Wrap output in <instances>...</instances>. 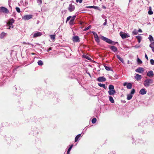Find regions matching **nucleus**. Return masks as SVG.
<instances>
[{
	"mask_svg": "<svg viewBox=\"0 0 154 154\" xmlns=\"http://www.w3.org/2000/svg\"><path fill=\"white\" fill-rule=\"evenodd\" d=\"M109 89L110 90H114V87L113 85H110L109 86Z\"/></svg>",
	"mask_w": 154,
	"mask_h": 154,
	"instance_id": "obj_27",
	"label": "nucleus"
},
{
	"mask_svg": "<svg viewBox=\"0 0 154 154\" xmlns=\"http://www.w3.org/2000/svg\"><path fill=\"white\" fill-rule=\"evenodd\" d=\"M91 28V25L89 26L88 27H86L84 29V31H86L88 30L89 29Z\"/></svg>",
	"mask_w": 154,
	"mask_h": 154,
	"instance_id": "obj_41",
	"label": "nucleus"
},
{
	"mask_svg": "<svg viewBox=\"0 0 154 154\" xmlns=\"http://www.w3.org/2000/svg\"><path fill=\"white\" fill-rule=\"evenodd\" d=\"M120 35L123 39L127 38L130 37L129 34L128 33H125L121 32Z\"/></svg>",
	"mask_w": 154,
	"mask_h": 154,
	"instance_id": "obj_3",
	"label": "nucleus"
},
{
	"mask_svg": "<svg viewBox=\"0 0 154 154\" xmlns=\"http://www.w3.org/2000/svg\"><path fill=\"white\" fill-rule=\"evenodd\" d=\"M101 38L102 40L110 44L115 45L118 43L117 42H114L110 39L103 36H101Z\"/></svg>",
	"mask_w": 154,
	"mask_h": 154,
	"instance_id": "obj_1",
	"label": "nucleus"
},
{
	"mask_svg": "<svg viewBox=\"0 0 154 154\" xmlns=\"http://www.w3.org/2000/svg\"><path fill=\"white\" fill-rule=\"evenodd\" d=\"M52 50V48H50L49 49L47 50V51H49L51 50Z\"/></svg>",
	"mask_w": 154,
	"mask_h": 154,
	"instance_id": "obj_55",
	"label": "nucleus"
},
{
	"mask_svg": "<svg viewBox=\"0 0 154 154\" xmlns=\"http://www.w3.org/2000/svg\"><path fill=\"white\" fill-rule=\"evenodd\" d=\"M154 75L153 71L152 70L149 71L147 73V76L149 77L153 76Z\"/></svg>",
	"mask_w": 154,
	"mask_h": 154,
	"instance_id": "obj_13",
	"label": "nucleus"
},
{
	"mask_svg": "<svg viewBox=\"0 0 154 154\" xmlns=\"http://www.w3.org/2000/svg\"><path fill=\"white\" fill-rule=\"evenodd\" d=\"M124 86H126L127 88L128 89H131L132 88V85L131 83H127V82H124L123 83Z\"/></svg>",
	"mask_w": 154,
	"mask_h": 154,
	"instance_id": "obj_5",
	"label": "nucleus"
},
{
	"mask_svg": "<svg viewBox=\"0 0 154 154\" xmlns=\"http://www.w3.org/2000/svg\"><path fill=\"white\" fill-rule=\"evenodd\" d=\"M23 2V1H21L20 2Z\"/></svg>",
	"mask_w": 154,
	"mask_h": 154,
	"instance_id": "obj_61",
	"label": "nucleus"
},
{
	"mask_svg": "<svg viewBox=\"0 0 154 154\" xmlns=\"http://www.w3.org/2000/svg\"><path fill=\"white\" fill-rule=\"evenodd\" d=\"M75 7L74 5H72V4H70L69 5L68 9L70 12L73 11L75 10Z\"/></svg>",
	"mask_w": 154,
	"mask_h": 154,
	"instance_id": "obj_7",
	"label": "nucleus"
},
{
	"mask_svg": "<svg viewBox=\"0 0 154 154\" xmlns=\"http://www.w3.org/2000/svg\"><path fill=\"white\" fill-rule=\"evenodd\" d=\"M14 20L12 18L8 22V24L9 25H11L14 22Z\"/></svg>",
	"mask_w": 154,
	"mask_h": 154,
	"instance_id": "obj_19",
	"label": "nucleus"
},
{
	"mask_svg": "<svg viewBox=\"0 0 154 154\" xmlns=\"http://www.w3.org/2000/svg\"><path fill=\"white\" fill-rule=\"evenodd\" d=\"M108 92L109 95H112L116 93V91L115 90H112L109 91Z\"/></svg>",
	"mask_w": 154,
	"mask_h": 154,
	"instance_id": "obj_15",
	"label": "nucleus"
},
{
	"mask_svg": "<svg viewBox=\"0 0 154 154\" xmlns=\"http://www.w3.org/2000/svg\"><path fill=\"white\" fill-rule=\"evenodd\" d=\"M42 32H36L33 33V37L36 38L42 35Z\"/></svg>",
	"mask_w": 154,
	"mask_h": 154,
	"instance_id": "obj_8",
	"label": "nucleus"
},
{
	"mask_svg": "<svg viewBox=\"0 0 154 154\" xmlns=\"http://www.w3.org/2000/svg\"><path fill=\"white\" fill-rule=\"evenodd\" d=\"M50 37L53 40V41H54L55 38V35H50Z\"/></svg>",
	"mask_w": 154,
	"mask_h": 154,
	"instance_id": "obj_29",
	"label": "nucleus"
},
{
	"mask_svg": "<svg viewBox=\"0 0 154 154\" xmlns=\"http://www.w3.org/2000/svg\"><path fill=\"white\" fill-rule=\"evenodd\" d=\"M97 7L94 6L86 7V8H96Z\"/></svg>",
	"mask_w": 154,
	"mask_h": 154,
	"instance_id": "obj_34",
	"label": "nucleus"
},
{
	"mask_svg": "<svg viewBox=\"0 0 154 154\" xmlns=\"http://www.w3.org/2000/svg\"><path fill=\"white\" fill-rule=\"evenodd\" d=\"M94 38H98V36L97 35H97H95V36H94Z\"/></svg>",
	"mask_w": 154,
	"mask_h": 154,
	"instance_id": "obj_56",
	"label": "nucleus"
},
{
	"mask_svg": "<svg viewBox=\"0 0 154 154\" xmlns=\"http://www.w3.org/2000/svg\"><path fill=\"white\" fill-rule=\"evenodd\" d=\"M83 0H76V2H79L80 3H82Z\"/></svg>",
	"mask_w": 154,
	"mask_h": 154,
	"instance_id": "obj_48",
	"label": "nucleus"
},
{
	"mask_svg": "<svg viewBox=\"0 0 154 154\" xmlns=\"http://www.w3.org/2000/svg\"><path fill=\"white\" fill-rule=\"evenodd\" d=\"M150 62L152 65L154 64V60L152 59H151L150 60Z\"/></svg>",
	"mask_w": 154,
	"mask_h": 154,
	"instance_id": "obj_46",
	"label": "nucleus"
},
{
	"mask_svg": "<svg viewBox=\"0 0 154 154\" xmlns=\"http://www.w3.org/2000/svg\"><path fill=\"white\" fill-rule=\"evenodd\" d=\"M145 58L146 59H147V60H148V57L147 56V55H146V54H145Z\"/></svg>",
	"mask_w": 154,
	"mask_h": 154,
	"instance_id": "obj_53",
	"label": "nucleus"
},
{
	"mask_svg": "<svg viewBox=\"0 0 154 154\" xmlns=\"http://www.w3.org/2000/svg\"><path fill=\"white\" fill-rule=\"evenodd\" d=\"M103 16H104V15H102V17H103Z\"/></svg>",
	"mask_w": 154,
	"mask_h": 154,
	"instance_id": "obj_59",
	"label": "nucleus"
},
{
	"mask_svg": "<svg viewBox=\"0 0 154 154\" xmlns=\"http://www.w3.org/2000/svg\"><path fill=\"white\" fill-rule=\"evenodd\" d=\"M147 91L146 89L144 88L140 89L139 91V93L141 95H144L146 94Z\"/></svg>",
	"mask_w": 154,
	"mask_h": 154,
	"instance_id": "obj_11",
	"label": "nucleus"
},
{
	"mask_svg": "<svg viewBox=\"0 0 154 154\" xmlns=\"http://www.w3.org/2000/svg\"><path fill=\"white\" fill-rule=\"evenodd\" d=\"M117 58L119 59V60L122 63H124V61L123 60V59L121 57L120 55H116Z\"/></svg>",
	"mask_w": 154,
	"mask_h": 154,
	"instance_id": "obj_20",
	"label": "nucleus"
},
{
	"mask_svg": "<svg viewBox=\"0 0 154 154\" xmlns=\"http://www.w3.org/2000/svg\"><path fill=\"white\" fill-rule=\"evenodd\" d=\"M106 79L103 77H100L97 78V81L99 82H102L106 81Z\"/></svg>",
	"mask_w": 154,
	"mask_h": 154,
	"instance_id": "obj_10",
	"label": "nucleus"
},
{
	"mask_svg": "<svg viewBox=\"0 0 154 154\" xmlns=\"http://www.w3.org/2000/svg\"><path fill=\"white\" fill-rule=\"evenodd\" d=\"M95 40L97 43H99L100 42V41L99 37H98L97 38H95Z\"/></svg>",
	"mask_w": 154,
	"mask_h": 154,
	"instance_id": "obj_42",
	"label": "nucleus"
},
{
	"mask_svg": "<svg viewBox=\"0 0 154 154\" xmlns=\"http://www.w3.org/2000/svg\"><path fill=\"white\" fill-rule=\"evenodd\" d=\"M83 56L86 59L89 60H91V58L87 55H83Z\"/></svg>",
	"mask_w": 154,
	"mask_h": 154,
	"instance_id": "obj_32",
	"label": "nucleus"
},
{
	"mask_svg": "<svg viewBox=\"0 0 154 154\" xmlns=\"http://www.w3.org/2000/svg\"><path fill=\"white\" fill-rule=\"evenodd\" d=\"M138 32H142V31L141 29H139L138 30Z\"/></svg>",
	"mask_w": 154,
	"mask_h": 154,
	"instance_id": "obj_54",
	"label": "nucleus"
},
{
	"mask_svg": "<svg viewBox=\"0 0 154 154\" xmlns=\"http://www.w3.org/2000/svg\"><path fill=\"white\" fill-rule=\"evenodd\" d=\"M71 17V16H69L66 19V22L67 23V22L70 19Z\"/></svg>",
	"mask_w": 154,
	"mask_h": 154,
	"instance_id": "obj_47",
	"label": "nucleus"
},
{
	"mask_svg": "<svg viewBox=\"0 0 154 154\" xmlns=\"http://www.w3.org/2000/svg\"><path fill=\"white\" fill-rule=\"evenodd\" d=\"M148 13L149 14H150V15L152 14L153 13L152 11V10L151 9L150 7L149 10V11H148Z\"/></svg>",
	"mask_w": 154,
	"mask_h": 154,
	"instance_id": "obj_33",
	"label": "nucleus"
},
{
	"mask_svg": "<svg viewBox=\"0 0 154 154\" xmlns=\"http://www.w3.org/2000/svg\"><path fill=\"white\" fill-rule=\"evenodd\" d=\"M37 63L38 65L39 66H42L43 65V62L41 60H39L38 62Z\"/></svg>",
	"mask_w": 154,
	"mask_h": 154,
	"instance_id": "obj_28",
	"label": "nucleus"
},
{
	"mask_svg": "<svg viewBox=\"0 0 154 154\" xmlns=\"http://www.w3.org/2000/svg\"><path fill=\"white\" fill-rule=\"evenodd\" d=\"M6 33H5L4 32H2L0 35V38L1 39L3 38L6 35Z\"/></svg>",
	"mask_w": 154,
	"mask_h": 154,
	"instance_id": "obj_25",
	"label": "nucleus"
},
{
	"mask_svg": "<svg viewBox=\"0 0 154 154\" xmlns=\"http://www.w3.org/2000/svg\"><path fill=\"white\" fill-rule=\"evenodd\" d=\"M136 38L137 39L138 43H140L142 38L141 36L140 35L136 36Z\"/></svg>",
	"mask_w": 154,
	"mask_h": 154,
	"instance_id": "obj_22",
	"label": "nucleus"
},
{
	"mask_svg": "<svg viewBox=\"0 0 154 154\" xmlns=\"http://www.w3.org/2000/svg\"><path fill=\"white\" fill-rule=\"evenodd\" d=\"M107 23L104 22V23H103V26H105Z\"/></svg>",
	"mask_w": 154,
	"mask_h": 154,
	"instance_id": "obj_57",
	"label": "nucleus"
},
{
	"mask_svg": "<svg viewBox=\"0 0 154 154\" xmlns=\"http://www.w3.org/2000/svg\"><path fill=\"white\" fill-rule=\"evenodd\" d=\"M73 41L75 42H80L79 38L78 36H75L73 37Z\"/></svg>",
	"mask_w": 154,
	"mask_h": 154,
	"instance_id": "obj_12",
	"label": "nucleus"
},
{
	"mask_svg": "<svg viewBox=\"0 0 154 154\" xmlns=\"http://www.w3.org/2000/svg\"><path fill=\"white\" fill-rule=\"evenodd\" d=\"M142 142H143V141L142 140H140V139H138L137 140L136 142H134V140H133V144L134 143L135 144H136L137 143H142Z\"/></svg>",
	"mask_w": 154,
	"mask_h": 154,
	"instance_id": "obj_23",
	"label": "nucleus"
},
{
	"mask_svg": "<svg viewBox=\"0 0 154 154\" xmlns=\"http://www.w3.org/2000/svg\"><path fill=\"white\" fill-rule=\"evenodd\" d=\"M133 34L134 35H137L138 34V32L136 29H134L133 32Z\"/></svg>",
	"mask_w": 154,
	"mask_h": 154,
	"instance_id": "obj_38",
	"label": "nucleus"
},
{
	"mask_svg": "<svg viewBox=\"0 0 154 154\" xmlns=\"http://www.w3.org/2000/svg\"><path fill=\"white\" fill-rule=\"evenodd\" d=\"M105 69L107 71H110L111 70V68L106 66H104Z\"/></svg>",
	"mask_w": 154,
	"mask_h": 154,
	"instance_id": "obj_35",
	"label": "nucleus"
},
{
	"mask_svg": "<svg viewBox=\"0 0 154 154\" xmlns=\"http://www.w3.org/2000/svg\"><path fill=\"white\" fill-rule=\"evenodd\" d=\"M0 12L3 13H8V11L6 8L4 7H0Z\"/></svg>",
	"mask_w": 154,
	"mask_h": 154,
	"instance_id": "obj_6",
	"label": "nucleus"
},
{
	"mask_svg": "<svg viewBox=\"0 0 154 154\" xmlns=\"http://www.w3.org/2000/svg\"><path fill=\"white\" fill-rule=\"evenodd\" d=\"M37 2L39 4H41L42 2V0H37Z\"/></svg>",
	"mask_w": 154,
	"mask_h": 154,
	"instance_id": "obj_50",
	"label": "nucleus"
},
{
	"mask_svg": "<svg viewBox=\"0 0 154 154\" xmlns=\"http://www.w3.org/2000/svg\"><path fill=\"white\" fill-rule=\"evenodd\" d=\"M144 69L142 67H139L135 70L136 72L141 73L144 72Z\"/></svg>",
	"mask_w": 154,
	"mask_h": 154,
	"instance_id": "obj_9",
	"label": "nucleus"
},
{
	"mask_svg": "<svg viewBox=\"0 0 154 154\" xmlns=\"http://www.w3.org/2000/svg\"><path fill=\"white\" fill-rule=\"evenodd\" d=\"M32 17V15L31 14L25 15L22 17V19L25 20H28Z\"/></svg>",
	"mask_w": 154,
	"mask_h": 154,
	"instance_id": "obj_4",
	"label": "nucleus"
},
{
	"mask_svg": "<svg viewBox=\"0 0 154 154\" xmlns=\"http://www.w3.org/2000/svg\"><path fill=\"white\" fill-rule=\"evenodd\" d=\"M105 22H106V23H107V20L106 19L105 20Z\"/></svg>",
	"mask_w": 154,
	"mask_h": 154,
	"instance_id": "obj_58",
	"label": "nucleus"
},
{
	"mask_svg": "<svg viewBox=\"0 0 154 154\" xmlns=\"http://www.w3.org/2000/svg\"><path fill=\"white\" fill-rule=\"evenodd\" d=\"M148 38L151 42L154 41L153 37L151 35H149L148 37Z\"/></svg>",
	"mask_w": 154,
	"mask_h": 154,
	"instance_id": "obj_31",
	"label": "nucleus"
},
{
	"mask_svg": "<svg viewBox=\"0 0 154 154\" xmlns=\"http://www.w3.org/2000/svg\"><path fill=\"white\" fill-rule=\"evenodd\" d=\"M103 8H106V7H103Z\"/></svg>",
	"mask_w": 154,
	"mask_h": 154,
	"instance_id": "obj_62",
	"label": "nucleus"
},
{
	"mask_svg": "<svg viewBox=\"0 0 154 154\" xmlns=\"http://www.w3.org/2000/svg\"><path fill=\"white\" fill-rule=\"evenodd\" d=\"M97 121V119L96 118H94L91 121L92 122L93 124H94L96 123Z\"/></svg>",
	"mask_w": 154,
	"mask_h": 154,
	"instance_id": "obj_36",
	"label": "nucleus"
},
{
	"mask_svg": "<svg viewBox=\"0 0 154 154\" xmlns=\"http://www.w3.org/2000/svg\"><path fill=\"white\" fill-rule=\"evenodd\" d=\"M23 44L28 45H31L32 46V47H33V45L29 43H26V42H23Z\"/></svg>",
	"mask_w": 154,
	"mask_h": 154,
	"instance_id": "obj_43",
	"label": "nucleus"
},
{
	"mask_svg": "<svg viewBox=\"0 0 154 154\" xmlns=\"http://www.w3.org/2000/svg\"><path fill=\"white\" fill-rule=\"evenodd\" d=\"M91 32L94 35V36L96 35L97 34V33L95 32L92 31V32Z\"/></svg>",
	"mask_w": 154,
	"mask_h": 154,
	"instance_id": "obj_52",
	"label": "nucleus"
},
{
	"mask_svg": "<svg viewBox=\"0 0 154 154\" xmlns=\"http://www.w3.org/2000/svg\"><path fill=\"white\" fill-rule=\"evenodd\" d=\"M98 85L99 86L101 87H103L105 89H106V87L104 84H101L100 83H98Z\"/></svg>",
	"mask_w": 154,
	"mask_h": 154,
	"instance_id": "obj_21",
	"label": "nucleus"
},
{
	"mask_svg": "<svg viewBox=\"0 0 154 154\" xmlns=\"http://www.w3.org/2000/svg\"><path fill=\"white\" fill-rule=\"evenodd\" d=\"M137 61L138 63L139 64H141L142 63V61L139 58H137Z\"/></svg>",
	"mask_w": 154,
	"mask_h": 154,
	"instance_id": "obj_37",
	"label": "nucleus"
},
{
	"mask_svg": "<svg viewBox=\"0 0 154 154\" xmlns=\"http://www.w3.org/2000/svg\"><path fill=\"white\" fill-rule=\"evenodd\" d=\"M81 134H79L77 135L75 138V142H76L81 137Z\"/></svg>",
	"mask_w": 154,
	"mask_h": 154,
	"instance_id": "obj_17",
	"label": "nucleus"
},
{
	"mask_svg": "<svg viewBox=\"0 0 154 154\" xmlns=\"http://www.w3.org/2000/svg\"><path fill=\"white\" fill-rule=\"evenodd\" d=\"M74 21L71 20L69 21V23L70 25H72L74 23Z\"/></svg>",
	"mask_w": 154,
	"mask_h": 154,
	"instance_id": "obj_45",
	"label": "nucleus"
},
{
	"mask_svg": "<svg viewBox=\"0 0 154 154\" xmlns=\"http://www.w3.org/2000/svg\"><path fill=\"white\" fill-rule=\"evenodd\" d=\"M149 47L152 48V51L154 52V42H153L150 44Z\"/></svg>",
	"mask_w": 154,
	"mask_h": 154,
	"instance_id": "obj_18",
	"label": "nucleus"
},
{
	"mask_svg": "<svg viewBox=\"0 0 154 154\" xmlns=\"http://www.w3.org/2000/svg\"><path fill=\"white\" fill-rule=\"evenodd\" d=\"M109 100L112 103H114V100L113 98V97L111 96H109Z\"/></svg>",
	"mask_w": 154,
	"mask_h": 154,
	"instance_id": "obj_24",
	"label": "nucleus"
},
{
	"mask_svg": "<svg viewBox=\"0 0 154 154\" xmlns=\"http://www.w3.org/2000/svg\"><path fill=\"white\" fill-rule=\"evenodd\" d=\"M72 146H73V145H71V146H70V147L68 149V151H67V154H69V152H70L71 149H72Z\"/></svg>",
	"mask_w": 154,
	"mask_h": 154,
	"instance_id": "obj_30",
	"label": "nucleus"
},
{
	"mask_svg": "<svg viewBox=\"0 0 154 154\" xmlns=\"http://www.w3.org/2000/svg\"><path fill=\"white\" fill-rule=\"evenodd\" d=\"M135 90L134 89H132L131 91V92L130 94H131L133 95L135 92Z\"/></svg>",
	"mask_w": 154,
	"mask_h": 154,
	"instance_id": "obj_39",
	"label": "nucleus"
},
{
	"mask_svg": "<svg viewBox=\"0 0 154 154\" xmlns=\"http://www.w3.org/2000/svg\"><path fill=\"white\" fill-rule=\"evenodd\" d=\"M132 97H133L132 95L131 94H128L127 95V99L128 100H129L132 98Z\"/></svg>",
	"mask_w": 154,
	"mask_h": 154,
	"instance_id": "obj_26",
	"label": "nucleus"
},
{
	"mask_svg": "<svg viewBox=\"0 0 154 154\" xmlns=\"http://www.w3.org/2000/svg\"><path fill=\"white\" fill-rule=\"evenodd\" d=\"M142 78L141 75L137 74H136V76H135V79L137 80H140Z\"/></svg>",
	"mask_w": 154,
	"mask_h": 154,
	"instance_id": "obj_16",
	"label": "nucleus"
},
{
	"mask_svg": "<svg viewBox=\"0 0 154 154\" xmlns=\"http://www.w3.org/2000/svg\"><path fill=\"white\" fill-rule=\"evenodd\" d=\"M16 11L18 13H20V8L19 7H16L15 8Z\"/></svg>",
	"mask_w": 154,
	"mask_h": 154,
	"instance_id": "obj_40",
	"label": "nucleus"
},
{
	"mask_svg": "<svg viewBox=\"0 0 154 154\" xmlns=\"http://www.w3.org/2000/svg\"><path fill=\"white\" fill-rule=\"evenodd\" d=\"M76 17V16L75 15L73 16L71 20L74 21Z\"/></svg>",
	"mask_w": 154,
	"mask_h": 154,
	"instance_id": "obj_51",
	"label": "nucleus"
},
{
	"mask_svg": "<svg viewBox=\"0 0 154 154\" xmlns=\"http://www.w3.org/2000/svg\"><path fill=\"white\" fill-rule=\"evenodd\" d=\"M103 16H104V15H102V17H103Z\"/></svg>",
	"mask_w": 154,
	"mask_h": 154,
	"instance_id": "obj_60",
	"label": "nucleus"
},
{
	"mask_svg": "<svg viewBox=\"0 0 154 154\" xmlns=\"http://www.w3.org/2000/svg\"><path fill=\"white\" fill-rule=\"evenodd\" d=\"M110 48L114 52H116L118 50L117 48L115 46H110Z\"/></svg>",
	"mask_w": 154,
	"mask_h": 154,
	"instance_id": "obj_14",
	"label": "nucleus"
},
{
	"mask_svg": "<svg viewBox=\"0 0 154 154\" xmlns=\"http://www.w3.org/2000/svg\"><path fill=\"white\" fill-rule=\"evenodd\" d=\"M23 5L24 6L26 7L28 5V3L27 1H26L23 4Z\"/></svg>",
	"mask_w": 154,
	"mask_h": 154,
	"instance_id": "obj_44",
	"label": "nucleus"
},
{
	"mask_svg": "<svg viewBox=\"0 0 154 154\" xmlns=\"http://www.w3.org/2000/svg\"><path fill=\"white\" fill-rule=\"evenodd\" d=\"M132 139H133V140H134V139L133 138H132Z\"/></svg>",
	"mask_w": 154,
	"mask_h": 154,
	"instance_id": "obj_63",
	"label": "nucleus"
},
{
	"mask_svg": "<svg viewBox=\"0 0 154 154\" xmlns=\"http://www.w3.org/2000/svg\"><path fill=\"white\" fill-rule=\"evenodd\" d=\"M153 80L150 79H148L145 80L144 82V85L146 87H149L150 84L153 83Z\"/></svg>",
	"mask_w": 154,
	"mask_h": 154,
	"instance_id": "obj_2",
	"label": "nucleus"
},
{
	"mask_svg": "<svg viewBox=\"0 0 154 154\" xmlns=\"http://www.w3.org/2000/svg\"><path fill=\"white\" fill-rule=\"evenodd\" d=\"M140 45H136L134 46V47L135 48H139L140 47Z\"/></svg>",
	"mask_w": 154,
	"mask_h": 154,
	"instance_id": "obj_49",
	"label": "nucleus"
}]
</instances>
